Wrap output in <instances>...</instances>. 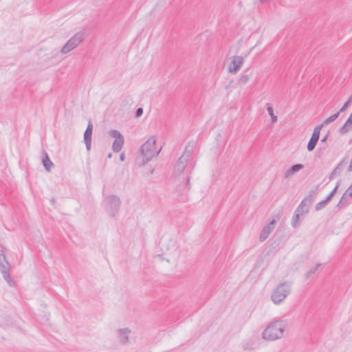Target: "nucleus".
I'll use <instances>...</instances> for the list:
<instances>
[{"label":"nucleus","instance_id":"obj_8","mask_svg":"<svg viewBox=\"0 0 352 352\" xmlns=\"http://www.w3.org/2000/svg\"><path fill=\"white\" fill-rule=\"evenodd\" d=\"M244 63L243 57L241 56H235L232 58L230 66L229 72L231 74H236L241 69V66Z\"/></svg>","mask_w":352,"mask_h":352},{"label":"nucleus","instance_id":"obj_17","mask_svg":"<svg viewBox=\"0 0 352 352\" xmlns=\"http://www.w3.org/2000/svg\"><path fill=\"white\" fill-rule=\"evenodd\" d=\"M347 164V161L345 159H343L341 160L339 164L336 166L334 168L333 174H336L337 175H340L342 172L343 171L344 168H345L346 165Z\"/></svg>","mask_w":352,"mask_h":352},{"label":"nucleus","instance_id":"obj_35","mask_svg":"<svg viewBox=\"0 0 352 352\" xmlns=\"http://www.w3.org/2000/svg\"><path fill=\"white\" fill-rule=\"evenodd\" d=\"M189 181H190V178H189V177H187V179H186V183H185V186H184V187H185L188 190H189V186H188V185H189Z\"/></svg>","mask_w":352,"mask_h":352},{"label":"nucleus","instance_id":"obj_23","mask_svg":"<svg viewBox=\"0 0 352 352\" xmlns=\"http://www.w3.org/2000/svg\"><path fill=\"white\" fill-rule=\"evenodd\" d=\"M328 204H329V201H327V199H324V200L320 201L315 206V210L316 211H319V210H322V208H324Z\"/></svg>","mask_w":352,"mask_h":352},{"label":"nucleus","instance_id":"obj_37","mask_svg":"<svg viewBox=\"0 0 352 352\" xmlns=\"http://www.w3.org/2000/svg\"><path fill=\"white\" fill-rule=\"evenodd\" d=\"M125 160V155L124 153H121L120 155V161H124Z\"/></svg>","mask_w":352,"mask_h":352},{"label":"nucleus","instance_id":"obj_10","mask_svg":"<svg viewBox=\"0 0 352 352\" xmlns=\"http://www.w3.org/2000/svg\"><path fill=\"white\" fill-rule=\"evenodd\" d=\"M275 224L276 221L273 219L267 225L263 227L259 236L261 241H264L267 239L270 233L274 230Z\"/></svg>","mask_w":352,"mask_h":352},{"label":"nucleus","instance_id":"obj_29","mask_svg":"<svg viewBox=\"0 0 352 352\" xmlns=\"http://www.w3.org/2000/svg\"><path fill=\"white\" fill-rule=\"evenodd\" d=\"M352 96L349 98V99L344 104V105L342 107V108L340 109L338 112L342 113L344 112L349 106L351 101Z\"/></svg>","mask_w":352,"mask_h":352},{"label":"nucleus","instance_id":"obj_5","mask_svg":"<svg viewBox=\"0 0 352 352\" xmlns=\"http://www.w3.org/2000/svg\"><path fill=\"white\" fill-rule=\"evenodd\" d=\"M109 135L111 137L115 138V140L113 142L112 149L115 153H118L121 151L124 145V137L120 131L116 129L111 130L109 131Z\"/></svg>","mask_w":352,"mask_h":352},{"label":"nucleus","instance_id":"obj_7","mask_svg":"<svg viewBox=\"0 0 352 352\" xmlns=\"http://www.w3.org/2000/svg\"><path fill=\"white\" fill-rule=\"evenodd\" d=\"M322 127H323V124H320V125L316 126L314 128L312 135L307 144V148L308 151H312L315 148V147L318 142L320 131Z\"/></svg>","mask_w":352,"mask_h":352},{"label":"nucleus","instance_id":"obj_19","mask_svg":"<svg viewBox=\"0 0 352 352\" xmlns=\"http://www.w3.org/2000/svg\"><path fill=\"white\" fill-rule=\"evenodd\" d=\"M91 135L92 133L89 131H85L84 133V141L88 151L90 150L91 148Z\"/></svg>","mask_w":352,"mask_h":352},{"label":"nucleus","instance_id":"obj_3","mask_svg":"<svg viewBox=\"0 0 352 352\" xmlns=\"http://www.w3.org/2000/svg\"><path fill=\"white\" fill-rule=\"evenodd\" d=\"M291 287L292 283L290 282L286 281L278 284L272 292V301L275 305H279L283 302L291 293Z\"/></svg>","mask_w":352,"mask_h":352},{"label":"nucleus","instance_id":"obj_24","mask_svg":"<svg viewBox=\"0 0 352 352\" xmlns=\"http://www.w3.org/2000/svg\"><path fill=\"white\" fill-rule=\"evenodd\" d=\"M339 185H340V182H338L336 186H335V188L333 189V190L331 192H330V193L326 197L325 199H327V201L329 202L330 201V200L333 197V196L336 193L337 190L339 187Z\"/></svg>","mask_w":352,"mask_h":352},{"label":"nucleus","instance_id":"obj_39","mask_svg":"<svg viewBox=\"0 0 352 352\" xmlns=\"http://www.w3.org/2000/svg\"><path fill=\"white\" fill-rule=\"evenodd\" d=\"M111 156H112V154H111V153H109V154L108 155V158H111Z\"/></svg>","mask_w":352,"mask_h":352},{"label":"nucleus","instance_id":"obj_33","mask_svg":"<svg viewBox=\"0 0 352 352\" xmlns=\"http://www.w3.org/2000/svg\"><path fill=\"white\" fill-rule=\"evenodd\" d=\"M143 113V109L142 108H138L137 110H136V112H135V116L137 117H140L142 115Z\"/></svg>","mask_w":352,"mask_h":352},{"label":"nucleus","instance_id":"obj_25","mask_svg":"<svg viewBox=\"0 0 352 352\" xmlns=\"http://www.w3.org/2000/svg\"><path fill=\"white\" fill-rule=\"evenodd\" d=\"M300 214L297 213V212L295 211V214L292 217V226L294 227V228H296L297 227V225H298V221H299V218H300Z\"/></svg>","mask_w":352,"mask_h":352},{"label":"nucleus","instance_id":"obj_11","mask_svg":"<svg viewBox=\"0 0 352 352\" xmlns=\"http://www.w3.org/2000/svg\"><path fill=\"white\" fill-rule=\"evenodd\" d=\"M188 162L185 160V157H180L175 165L174 175L179 176L184 170Z\"/></svg>","mask_w":352,"mask_h":352},{"label":"nucleus","instance_id":"obj_28","mask_svg":"<svg viewBox=\"0 0 352 352\" xmlns=\"http://www.w3.org/2000/svg\"><path fill=\"white\" fill-rule=\"evenodd\" d=\"M302 201L310 206L314 202V197L307 195Z\"/></svg>","mask_w":352,"mask_h":352},{"label":"nucleus","instance_id":"obj_22","mask_svg":"<svg viewBox=\"0 0 352 352\" xmlns=\"http://www.w3.org/2000/svg\"><path fill=\"white\" fill-rule=\"evenodd\" d=\"M340 115V112H337L336 113H334L333 115L331 116L330 117L327 118L324 123L322 124L323 125L324 124H330L331 122L335 121L339 116Z\"/></svg>","mask_w":352,"mask_h":352},{"label":"nucleus","instance_id":"obj_31","mask_svg":"<svg viewBox=\"0 0 352 352\" xmlns=\"http://www.w3.org/2000/svg\"><path fill=\"white\" fill-rule=\"evenodd\" d=\"M249 80V76L248 74H243L240 78V82L242 83H245Z\"/></svg>","mask_w":352,"mask_h":352},{"label":"nucleus","instance_id":"obj_42","mask_svg":"<svg viewBox=\"0 0 352 352\" xmlns=\"http://www.w3.org/2000/svg\"><path fill=\"white\" fill-rule=\"evenodd\" d=\"M351 187H352V184H351Z\"/></svg>","mask_w":352,"mask_h":352},{"label":"nucleus","instance_id":"obj_4","mask_svg":"<svg viewBox=\"0 0 352 352\" xmlns=\"http://www.w3.org/2000/svg\"><path fill=\"white\" fill-rule=\"evenodd\" d=\"M85 33L83 32H77L63 45L60 50L61 53L67 54L71 52L77 47L85 40Z\"/></svg>","mask_w":352,"mask_h":352},{"label":"nucleus","instance_id":"obj_2","mask_svg":"<svg viewBox=\"0 0 352 352\" xmlns=\"http://www.w3.org/2000/svg\"><path fill=\"white\" fill-rule=\"evenodd\" d=\"M155 144V137L151 136L144 144L142 145L140 148V153L143 157L142 164H146L159 154L161 148L157 151Z\"/></svg>","mask_w":352,"mask_h":352},{"label":"nucleus","instance_id":"obj_26","mask_svg":"<svg viewBox=\"0 0 352 352\" xmlns=\"http://www.w3.org/2000/svg\"><path fill=\"white\" fill-rule=\"evenodd\" d=\"M318 271V265H316L311 269H310L307 273H306V278H311L314 274H316Z\"/></svg>","mask_w":352,"mask_h":352},{"label":"nucleus","instance_id":"obj_32","mask_svg":"<svg viewBox=\"0 0 352 352\" xmlns=\"http://www.w3.org/2000/svg\"><path fill=\"white\" fill-rule=\"evenodd\" d=\"M155 262H164V258L160 254L155 256Z\"/></svg>","mask_w":352,"mask_h":352},{"label":"nucleus","instance_id":"obj_27","mask_svg":"<svg viewBox=\"0 0 352 352\" xmlns=\"http://www.w3.org/2000/svg\"><path fill=\"white\" fill-rule=\"evenodd\" d=\"M267 111L272 120V122H276L277 117L274 114L273 108L272 107H268L267 108Z\"/></svg>","mask_w":352,"mask_h":352},{"label":"nucleus","instance_id":"obj_41","mask_svg":"<svg viewBox=\"0 0 352 352\" xmlns=\"http://www.w3.org/2000/svg\"><path fill=\"white\" fill-rule=\"evenodd\" d=\"M350 115L352 116V111H351V113Z\"/></svg>","mask_w":352,"mask_h":352},{"label":"nucleus","instance_id":"obj_36","mask_svg":"<svg viewBox=\"0 0 352 352\" xmlns=\"http://www.w3.org/2000/svg\"><path fill=\"white\" fill-rule=\"evenodd\" d=\"M336 175H337L336 174H333V171H332L331 173V174L329 175V180H332L334 178V177L336 176Z\"/></svg>","mask_w":352,"mask_h":352},{"label":"nucleus","instance_id":"obj_16","mask_svg":"<svg viewBox=\"0 0 352 352\" xmlns=\"http://www.w3.org/2000/svg\"><path fill=\"white\" fill-rule=\"evenodd\" d=\"M304 166L301 164H296L293 165L290 168L287 170L285 173V177L287 178L294 175L295 173L302 170Z\"/></svg>","mask_w":352,"mask_h":352},{"label":"nucleus","instance_id":"obj_6","mask_svg":"<svg viewBox=\"0 0 352 352\" xmlns=\"http://www.w3.org/2000/svg\"><path fill=\"white\" fill-rule=\"evenodd\" d=\"M105 201L109 204L110 214L114 217L120 207L121 201L120 198L116 195H110L105 199Z\"/></svg>","mask_w":352,"mask_h":352},{"label":"nucleus","instance_id":"obj_40","mask_svg":"<svg viewBox=\"0 0 352 352\" xmlns=\"http://www.w3.org/2000/svg\"><path fill=\"white\" fill-rule=\"evenodd\" d=\"M52 202H53V203H54V202H55L54 199H52Z\"/></svg>","mask_w":352,"mask_h":352},{"label":"nucleus","instance_id":"obj_12","mask_svg":"<svg viewBox=\"0 0 352 352\" xmlns=\"http://www.w3.org/2000/svg\"><path fill=\"white\" fill-rule=\"evenodd\" d=\"M10 265H1V272L3 276L8 284L11 286H15V282L13 280L10 276Z\"/></svg>","mask_w":352,"mask_h":352},{"label":"nucleus","instance_id":"obj_18","mask_svg":"<svg viewBox=\"0 0 352 352\" xmlns=\"http://www.w3.org/2000/svg\"><path fill=\"white\" fill-rule=\"evenodd\" d=\"M309 206L302 201L296 208V212L301 215L307 214L309 212Z\"/></svg>","mask_w":352,"mask_h":352},{"label":"nucleus","instance_id":"obj_30","mask_svg":"<svg viewBox=\"0 0 352 352\" xmlns=\"http://www.w3.org/2000/svg\"><path fill=\"white\" fill-rule=\"evenodd\" d=\"M318 188H319V185H317L316 186H315L314 188L310 190L309 191V193L308 195H309L311 197H314L315 195L317 194V192H318Z\"/></svg>","mask_w":352,"mask_h":352},{"label":"nucleus","instance_id":"obj_20","mask_svg":"<svg viewBox=\"0 0 352 352\" xmlns=\"http://www.w3.org/2000/svg\"><path fill=\"white\" fill-rule=\"evenodd\" d=\"M193 151V146L190 143H188L184 150L183 155L181 157H185V160L188 162L189 157L191 156Z\"/></svg>","mask_w":352,"mask_h":352},{"label":"nucleus","instance_id":"obj_14","mask_svg":"<svg viewBox=\"0 0 352 352\" xmlns=\"http://www.w3.org/2000/svg\"><path fill=\"white\" fill-rule=\"evenodd\" d=\"M352 130V116L350 115L344 125L339 129L340 134H346Z\"/></svg>","mask_w":352,"mask_h":352},{"label":"nucleus","instance_id":"obj_15","mask_svg":"<svg viewBox=\"0 0 352 352\" xmlns=\"http://www.w3.org/2000/svg\"><path fill=\"white\" fill-rule=\"evenodd\" d=\"M43 155H44V157L42 159L43 165L45 167V170L47 172H49L51 170V168L54 166V164L50 160L46 151H43Z\"/></svg>","mask_w":352,"mask_h":352},{"label":"nucleus","instance_id":"obj_1","mask_svg":"<svg viewBox=\"0 0 352 352\" xmlns=\"http://www.w3.org/2000/svg\"><path fill=\"white\" fill-rule=\"evenodd\" d=\"M288 324L285 320L278 319L270 322L262 332V338L267 341H276L284 337Z\"/></svg>","mask_w":352,"mask_h":352},{"label":"nucleus","instance_id":"obj_9","mask_svg":"<svg viewBox=\"0 0 352 352\" xmlns=\"http://www.w3.org/2000/svg\"><path fill=\"white\" fill-rule=\"evenodd\" d=\"M130 333L131 329L129 328L118 329L116 331L117 339L122 344L128 343Z\"/></svg>","mask_w":352,"mask_h":352},{"label":"nucleus","instance_id":"obj_13","mask_svg":"<svg viewBox=\"0 0 352 352\" xmlns=\"http://www.w3.org/2000/svg\"><path fill=\"white\" fill-rule=\"evenodd\" d=\"M352 197V187L350 186L342 195L340 201L337 204L338 208H344L349 198Z\"/></svg>","mask_w":352,"mask_h":352},{"label":"nucleus","instance_id":"obj_38","mask_svg":"<svg viewBox=\"0 0 352 352\" xmlns=\"http://www.w3.org/2000/svg\"><path fill=\"white\" fill-rule=\"evenodd\" d=\"M328 136H329V135H328V134H327L325 136H324V137L322 138L321 142H325L327 141V138H328Z\"/></svg>","mask_w":352,"mask_h":352},{"label":"nucleus","instance_id":"obj_34","mask_svg":"<svg viewBox=\"0 0 352 352\" xmlns=\"http://www.w3.org/2000/svg\"><path fill=\"white\" fill-rule=\"evenodd\" d=\"M92 130H93V125H92L91 122L89 121L85 131H89L92 133Z\"/></svg>","mask_w":352,"mask_h":352},{"label":"nucleus","instance_id":"obj_21","mask_svg":"<svg viewBox=\"0 0 352 352\" xmlns=\"http://www.w3.org/2000/svg\"><path fill=\"white\" fill-rule=\"evenodd\" d=\"M4 247L0 245V265L1 264H9L8 261L6 260V257L4 252Z\"/></svg>","mask_w":352,"mask_h":352}]
</instances>
